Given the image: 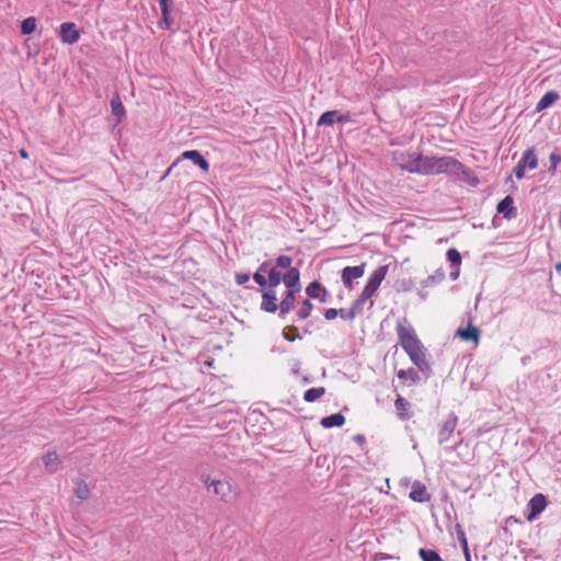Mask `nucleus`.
<instances>
[{
  "instance_id": "16",
  "label": "nucleus",
  "mask_w": 561,
  "mask_h": 561,
  "mask_svg": "<svg viewBox=\"0 0 561 561\" xmlns=\"http://www.w3.org/2000/svg\"><path fill=\"white\" fill-rule=\"evenodd\" d=\"M499 214L511 220L516 217V208L514 207V198L511 195L505 196L496 206Z\"/></svg>"
},
{
  "instance_id": "3",
  "label": "nucleus",
  "mask_w": 561,
  "mask_h": 561,
  "mask_svg": "<svg viewBox=\"0 0 561 561\" xmlns=\"http://www.w3.org/2000/svg\"><path fill=\"white\" fill-rule=\"evenodd\" d=\"M301 291V282L300 278L293 282L291 285L286 287V291L278 301L277 295L274 297V307L273 304L261 302L260 309L266 313H276L278 312L279 319H286L287 314L295 308L299 297V293Z\"/></svg>"
},
{
  "instance_id": "14",
  "label": "nucleus",
  "mask_w": 561,
  "mask_h": 561,
  "mask_svg": "<svg viewBox=\"0 0 561 561\" xmlns=\"http://www.w3.org/2000/svg\"><path fill=\"white\" fill-rule=\"evenodd\" d=\"M410 499L416 503H425L431 500V494L427 492L425 484L421 481H414L412 483V489L409 494Z\"/></svg>"
},
{
  "instance_id": "1",
  "label": "nucleus",
  "mask_w": 561,
  "mask_h": 561,
  "mask_svg": "<svg viewBox=\"0 0 561 561\" xmlns=\"http://www.w3.org/2000/svg\"><path fill=\"white\" fill-rule=\"evenodd\" d=\"M407 322L405 318L397 322L396 331L399 344L409 355L411 362L417 367V369L425 376V378H428L432 376L433 370L426 360V350L417 337L412 325H404Z\"/></svg>"
},
{
  "instance_id": "24",
  "label": "nucleus",
  "mask_w": 561,
  "mask_h": 561,
  "mask_svg": "<svg viewBox=\"0 0 561 561\" xmlns=\"http://www.w3.org/2000/svg\"><path fill=\"white\" fill-rule=\"evenodd\" d=\"M43 462L46 470L54 473L58 470L60 460L56 451H48L43 456Z\"/></svg>"
},
{
  "instance_id": "37",
  "label": "nucleus",
  "mask_w": 561,
  "mask_h": 561,
  "mask_svg": "<svg viewBox=\"0 0 561 561\" xmlns=\"http://www.w3.org/2000/svg\"><path fill=\"white\" fill-rule=\"evenodd\" d=\"M266 277L262 272L259 270L253 274V280L260 286V291L265 290L266 287Z\"/></svg>"
},
{
  "instance_id": "19",
  "label": "nucleus",
  "mask_w": 561,
  "mask_h": 561,
  "mask_svg": "<svg viewBox=\"0 0 561 561\" xmlns=\"http://www.w3.org/2000/svg\"><path fill=\"white\" fill-rule=\"evenodd\" d=\"M455 180L468 183L472 187H477L480 183L476 172L462 164V169H459V173L454 176Z\"/></svg>"
},
{
  "instance_id": "48",
  "label": "nucleus",
  "mask_w": 561,
  "mask_h": 561,
  "mask_svg": "<svg viewBox=\"0 0 561 561\" xmlns=\"http://www.w3.org/2000/svg\"><path fill=\"white\" fill-rule=\"evenodd\" d=\"M459 274H460V271L458 267V268H454V271L450 272L449 276L453 280H456L459 277Z\"/></svg>"
},
{
  "instance_id": "7",
  "label": "nucleus",
  "mask_w": 561,
  "mask_h": 561,
  "mask_svg": "<svg viewBox=\"0 0 561 561\" xmlns=\"http://www.w3.org/2000/svg\"><path fill=\"white\" fill-rule=\"evenodd\" d=\"M546 506V496L542 493L535 494L527 504L526 519L533 522L545 511Z\"/></svg>"
},
{
  "instance_id": "10",
  "label": "nucleus",
  "mask_w": 561,
  "mask_h": 561,
  "mask_svg": "<svg viewBox=\"0 0 561 561\" xmlns=\"http://www.w3.org/2000/svg\"><path fill=\"white\" fill-rule=\"evenodd\" d=\"M182 160H190L195 165H197L201 170L204 172H208L210 164L205 159V157L198 151V150H186L181 153V156L178 158V162H181Z\"/></svg>"
},
{
  "instance_id": "45",
  "label": "nucleus",
  "mask_w": 561,
  "mask_h": 561,
  "mask_svg": "<svg viewBox=\"0 0 561 561\" xmlns=\"http://www.w3.org/2000/svg\"><path fill=\"white\" fill-rule=\"evenodd\" d=\"M178 159L167 169L164 174L161 176L160 181L165 180L172 172V170L179 164Z\"/></svg>"
},
{
  "instance_id": "58",
  "label": "nucleus",
  "mask_w": 561,
  "mask_h": 561,
  "mask_svg": "<svg viewBox=\"0 0 561 561\" xmlns=\"http://www.w3.org/2000/svg\"><path fill=\"white\" fill-rule=\"evenodd\" d=\"M507 181H512V174H510L507 178H506V182Z\"/></svg>"
},
{
  "instance_id": "55",
  "label": "nucleus",
  "mask_w": 561,
  "mask_h": 561,
  "mask_svg": "<svg viewBox=\"0 0 561 561\" xmlns=\"http://www.w3.org/2000/svg\"><path fill=\"white\" fill-rule=\"evenodd\" d=\"M302 380L305 383H310L312 381V378L309 376H305Z\"/></svg>"
},
{
  "instance_id": "21",
  "label": "nucleus",
  "mask_w": 561,
  "mask_h": 561,
  "mask_svg": "<svg viewBox=\"0 0 561 561\" xmlns=\"http://www.w3.org/2000/svg\"><path fill=\"white\" fill-rule=\"evenodd\" d=\"M345 416L341 413H334L328 416H323L320 420V424L324 428L341 427L345 424Z\"/></svg>"
},
{
  "instance_id": "33",
  "label": "nucleus",
  "mask_w": 561,
  "mask_h": 561,
  "mask_svg": "<svg viewBox=\"0 0 561 561\" xmlns=\"http://www.w3.org/2000/svg\"><path fill=\"white\" fill-rule=\"evenodd\" d=\"M446 256H447V260L449 261L450 266L453 268L460 267V265H461V254H460V252L457 249H455V248L448 249L447 253H446Z\"/></svg>"
},
{
  "instance_id": "9",
  "label": "nucleus",
  "mask_w": 561,
  "mask_h": 561,
  "mask_svg": "<svg viewBox=\"0 0 561 561\" xmlns=\"http://www.w3.org/2000/svg\"><path fill=\"white\" fill-rule=\"evenodd\" d=\"M458 423V416L451 412L448 417L443 422L438 432V443L445 444L453 435Z\"/></svg>"
},
{
  "instance_id": "8",
  "label": "nucleus",
  "mask_w": 561,
  "mask_h": 561,
  "mask_svg": "<svg viewBox=\"0 0 561 561\" xmlns=\"http://www.w3.org/2000/svg\"><path fill=\"white\" fill-rule=\"evenodd\" d=\"M305 291L310 299H318L322 304L327 302L331 297L329 290L317 279L312 280Z\"/></svg>"
},
{
  "instance_id": "31",
  "label": "nucleus",
  "mask_w": 561,
  "mask_h": 561,
  "mask_svg": "<svg viewBox=\"0 0 561 561\" xmlns=\"http://www.w3.org/2000/svg\"><path fill=\"white\" fill-rule=\"evenodd\" d=\"M419 556L422 561H444L439 553L433 549L421 548Z\"/></svg>"
},
{
  "instance_id": "54",
  "label": "nucleus",
  "mask_w": 561,
  "mask_h": 561,
  "mask_svg": "<svg viewBox=\"0 0 561 561\" xmlns=\"http://www.w3.org/2000/svg\"><path fill=\"white\" fill-rule=\"evenodd\" d=\"M463 554H465L466 561H471V556H470V550L469 549H468V552L463 551Z\"/></svg>"
},
{
  "instance_id": "32",
  "label": "nucleus",
  "mask_w": 561,
  "mask_h": 561,
  "mask_svg": "<svg viewBox=\"0 0 561 561\" xmlns=\"http://www.w3.org/2000/svg\"><path fill=\"white\" fill-rule=\"evenodd\" d=\"M336 123V110L327 111L322 113L318 119V126L327 125L332 126Z\"/></svg>"
},
{
  "instance_id": "4",
  "label": "nucleus",
  "mask_w": 561,
  "mask_h": 561,
  "mask_svg": "<svg viewBox=\"0 0 561 561\" xmlns=\"http://www.w3.org/2000/svg\"><path fill=\"white\" fill-rule=\"evenodd\" d=\"M300 271L299 268H289L285 273H282L276 267H272L268 271V275L266 277V287L265 290H262V300L261 302H271L274 305V297L276 295V287L283 282L285 287L291 285L293 282L299 279Z\"/></svg>"
},
{
  "instance_id": "53",
  "label": "nucleus",
  "mask_w": 561,
  "mask_h": 561,
  "mask_svg": "<svg viewBox=\"0 0 561 561\" xmlns=\"http://www.w3.org/2000/svg\"><path fill=\"white\" fill-rule=\"evenodd\" d=\"M511 523H518V519H516L514 516H511L506 519V524H511Z\"/></svg>"
},
{
  "instance_id": "23",
  "label": "nucleus",
  "mask_w": 561,
  "mask_h": 561,
  "mask_svg": "<svg viewBox=\"0 0 561 561\" xmlns=\"http://www.w3.org/2000/svg\"><path fill=\"white\" fill-rule=\"evenodd\" d=\"M559 98H560V95L557 91H554V90L548 91L547 93H545L542 95V98L537 103L536 111L541 112V111L548 108L549 106L554 104L559 100Z\"/></svg>"
},
{
  "instance_id": "56",
  "label": "nucleus",
  "mask_w": 561,
  "mask_h": 561,
  "mask_svg": "<svg viewBox=\"0 0 561 561\" xmlns=\"http://www.w3.org/2000/svg\"><path fill=\"white\" fill-rule=\"evenodd\" d=\"M556 271H557V273H561V262H558L556 264Z\"/></svg>"
},
{
  "instance_id": "50",
  "label": "nucleus",
  "mask_w": 561,
  "mask_h": 561,
  "mask_svg": "<svg viewBox=\"0 0 561 561\" xmlns=\"http://www.w3.org/2000/svg\"><path fill=\"white\" fill-rule=\"evenodd\" d=\"M310 324H311V323L309 322V323H307V325H305V327L302 328V333H304L305 335H310V334H311V330H310V328H309V327H310Z\"/></svg>"
},
{
  "instance_id": "17",
  "label": "nucleus",
  "mask_w": 561,
  "mask_h": 561,
  "mask_svg": "<svg viewBox=\"0 0 561 561\" xmlns=\"http://www.w3.org/2000/svg\"><path fill=\"white\" fill-rule=\"evenodd\" d=\"M298 309L296 310V320L297 321H304L307 320L314 308L313 304L311 302L310 298H301L299 297L298 301Z\"/></svg>"
},
{
  "instance_id": "57",
  "label": "nucleus",
  "mask_w": 561,
  "mask_h": 561,
  "mask_svg": "<svg viewBox=\"0 0 561 561\" xmlns=\"http://www.w3.org/2000/svg\"><path fill=\"white\" fill-rule=\"evenodd\" d=\"M419 295H420V297H421L422 299H425V298L427 297V293H426V291H425V293L420 291V293H419Z\"/></svg>"
},
{
  "instance_id": "35",
  "label": "nucleus",
  "mask_w": 561,
  "mask_h": 561,
  "mask_svg": "<svg viewBox=\"0 0 561 561\" xmlns=\"http://www.w3.org/2000/svg\"><path fill=\"white\" fill-rule=\"evenodd\" d=\"M455 529H456V533H457V539L461 546V549L462 551H467L468 552V540H467V537H466V534L461 527V525L459 523H457L455 525Z\"/></svg>"
},
{
  "instance_id": "40",
  "label": "nucleus",
  "mask_w": 561,
  "mask_h": 561,
  "mask_svg": "<svg viewBox=\"0 0 561 561\" xmlns=\"http://www.w3.org/2000/svg\"><path fill=\"white\" fill-rule=\"evenodd\" d=\"M525 170H526V168L524 165H522L520 162H518L514 167L512 174H514L518 180H520L525 176Z\"/></svg>"
},
{
  "instance_id": "52",
  "label": "nucleus",
  "mask_w": 561,
  "mask_h": 561,
  "mask_svg": "<svg viewBox=\"0 0 561 561\" xmlns=\"http://www.w3.org/2000/svg\"><path fill=\"white\" fill-rule=\"evenodd\" d=\"M341 318L344 320H350V321H352L354 319V318L348 317V310H346V309H344V317H341Z\"/></svg>"
},
{
  "instance_id": "42",
  "label": "nucleus",
  "mask_w": 561,
  "mask_h": 561,
  "mask_svg": "<svg viewBox=\"0 0 561 561\" xmlns=\"http://www.w3.org/2000/svg\"><path fill=\"white\" fill-rule=\"evenodd\" d=\"M250 274L248 273H236V283L238 285H244L249 282Z\"/></svg>"
},
{
  "instance_id": "39",
  "label": "nucleus",
  "mask_w": 561,
  "mask_h": 561,
  "mask_svg": "<svg viewBox=\"0 0 561 561\" xmlns=\"http://www.w3.org/2000/svg\"><path fill=\"white\" fill-rule=\"evenodd\" d=\"M352 122V114L350 112L341 114L339 111H336V123H348Z\"/></svg>"
},
{
  "instance_id": "44",
  "label": "nucleus",
  "mask_w": 561,
  "mask_h": 561,
  "mask_svg": "<svg viewBox=\"0 0 561 561\" xmlns=\"http://www.w3.org/2000/svg\"><path fill=\"white\" fill-rule=\"evenodd\" d=\"M413 287H414V282H413L412 279H410V278H408V279H405V278H404V279H402V280L400 282V288H401L402 290H404V291H409V290H411Z\"/></svg>"
},
{
  "instance_id": "46",
  "label": "nucleus",
  "mask_w": 561,
  "mask_h": 561,
  "mask_svg": "<svg viewBox=\"0 0 561 561\" xmlns=\"http://www.w3.org/2000/svg\"><path fill=\"white\" fill-rule=\"evenodd\" d=\"M354 442L357 443L358 445L363 446L365 443H366V438L363 434H356L354 437H353Z\"/></svg>"
},
{
  "instance_id": "30",
  "label": "nucleus",
  "mask_w": 561,
  "mask_h": 561,
  "mask_svg": "<svg viewBox=\"0 0 561 561\" xmlns=\"http://www.w3.org/2000/svg\"><path fill=\"white\" fill-rule=\"evenodd\" d=\"M397 377L399 379H410L413 383H419L421 381L419 373L413 368L400 369L397 373Z\"/></svg>"
},
{
  "instance_id": "22",
  "label": "nucleus",
  "mask_w": 561,
  "mask_h": 561,
  "mask_svg": "<svg viewBox=\"0 0 561 561\" xmlns=\"http://www.w3.org/2000/svg\"><path fill=\"white\" fill-rule=\"evenodd\" d=\"M526 169L534 170L538 167V157L534 147L526 149L523 152L522 159L518 161Z\"/></svg>"
},
{
  "instance_id": "27",
  "label": "nucleus",
  "mask_w": 561,
  "mask_h": 561,
  "mask_svg": "<svg viewBox=\"0 0 561 561\" xmlns=\"http://www.w3.org/2000/svg\"><path fill=\"white\" fill-rule=\"evenodd\" d=\"M36 30V19L28 16L21 22L20 32L22 35H31Z\"/></svg>"
},
{
  "instance_id": "2",
  "label": "nucleus",
  "mask_w": 561,
  "mask_h": 561,
  "mask_svg": "<svg viewBox=\"0 0 561 561\" xmlns=\"http://www.w3.org/2000/svg\"><path fill=\"white\" fill-rule=\"evenodd\" d=\"M437 158L416 152H393V159L400 164L402 170L423 175L437 174Z\"/></svg>"
},
{
  "instance_id": "59",
  "label": "nucleus",
  "mask_w": 561,
  "mask_h": 561,
  "mask_svg": "<svg viewBox=\"0 0 561 561\" xmlns=\"http://www.w3.org/2000/svg\"><path fill=\"white\" fill-rule=\"evenodd\" d=\"M523 363L525 364L526 362H528V357H523Z\"/></svg>"
},
{
  "instance_id": "26",
  "label": "nucleus",
  "mask_w": 561,
  "mask_h": 561,
  "mask_svg": "<svg viewBox=\"0 0 561 561\" xmlns=\"http://www.w3.org/2000/svg\"><path fill=\"white\" fill-rule=\"evenodd\" d=\"M325 393L324 387H317V388H310L305 391L304 393V400L308 403L314 402L316 400L320 399Z\"/></svg>"
},
{
  "instance_id": "5",
  "label": "nucleus",
  "mask_w": 561,
  "mask_h": 561,
  "mask_svg": "<svg viewBox=\"0 0 561 561\" xmlns=\"http://www.w3.org/2000/svg\"><path fill=\"white\" fill-rule=\"evenodd\" d=\"M387 272L388 265H381L373 272L362 294L353 301L351 308L348 309L350 318H355L357 314L362 313L365 301L375 295L381 282L385 279Z\"/></svg>"
},
{
  "instance_id": "43",
  "label": "nucleus",
  "mask_w": 561,
  "mask_h": 561,
  "mask_svg": "<svg viewBox=\"0 0 561 561\" xmlns=\"http://www.w3.org/2000/svg\"><path fill=\"white\" fill-rule=\"evenodd\" d=\"M273 261L272 260H266L264 262L261 263V265L259 266V271L262 272L263 274H267L268 275V271L273 267Z\"/></svg>"
},
{
  "instance_id": "34",
  "label": "nucleus",
  "mask_w": 561,
  "mask_h": 561,
  "mask_svg": "<svg viewBox=\"0 0 561 561\" xmlns=\"http://www.w3.org/2000/svg\"><path fill=\"white\" fill-rule=\"evenodd\" d=\"M291 263H293V257L289 256V255H279L276 257L275 260V264L273 267H276V270H289V268H293L291 267Z\"/></svg>"
},
{
  "instance_id": "47",
  "label": "nucleus",
  "mask_w": 561,
  "mask_h": 561,
  "mask_svg": "<svg viewBox=\"0 0 561 561\" xmlns=\"http://www.w3.org/2000/svg\"><path fill=\"white\" fill-rule=\"evenodd\" d=\"M162 21L165 24V28L167 30H171L172 23H173L172 20H171V16L168 15L167 18H162Z\"/></svg>"
},
{
  "instance_id": "25",
  "label": "nucleus",
  "mask_w": 561,
  "mask_h": 561,
  "mask_svg": "<svg viewBox=\"0 0 561 561\" xmlns=\"http://www.w3.org/2000/svg\"><path fill=\"white\" fill-rule=\"evenodd\" d=\"M282 336L288 342L300 340L299 329L295 324H288L282 330Z\"/></svg>"
},
{
  "instance_id": "38",
  "label": "nucleus",
  "mask_w": 561,
  "mask_h": 561,
  "mask_svg": "<svg viewBox=\"0 0 561 561\" xmlns=\"http://www.w3.org/2000/svg\"><path fill=\"white\" fill-rule=\"evenodd\" d=\"M159 1V5H160V9H161V15L162 18H167L168 15L171 14V4H172V1L171 0H158Z\"/></svg>"
},
{
  "instance_id": "51",
  "label": "nucleus",
  "mask_w": 561,
  "mask_h": 561,
  "mask_svg": "<svg viewBox=\"0 0 561 561\" xmlns=\"http://www.w3.org/2000/svg\"><path fill=\"white\" fill-rule=\"evenodd\" d=\"M19 153L20 156L23 158V159H27L28 158V153L25 149H20L19 150Z\"/></svg>"
},
{
  "instance_id": "28",
  "label": "nucleus",
  "mask_w": 561,
  "mask_h": 561,
  "mask_svg": "<svg viewBox=\"0 0 561 561\" xmlns=\"http://www.w3.org/2000/svg\"><path fill=\"white\" fill-rule=\"evenodd\" d=\"M73 494L79 500H87L90 496V488L83 480L77 481L76 488L73 489Z\"/></svg>"
},
{
  "instance_id": "13",
  "label": "nucleus",
  "mask_w": 561,
  "mask_h": 561,
  "mask_svg": "<svg viewBox=\"0 0 561 561\" xmlns=\"http://www.w3.org/2000/svg\"><path fill=\"white\" fill-rule=\"evenodd\" d=\"M60 38L66 44H75L80 38V32L73 22H65L60 25Z\"/></svg>"
},
{
  "instance_id": "11",
  "label": "nucleus",
  "mask_w": 561,
  "mask_h": 561,
  "mask_svg": "<svg viewBox=\"0 0 561 561\" xmlns=\"http://www.w3.org/2000/svg\"><path fill=\"white\" fill-rule=\"evenodd\" d=\"M366 263L356 266H346L342 270L341 278L345 287H353V279L359 278L364 275Z\"/></svg>"
},
{
  "instance_id": "49",
  "label": "nucleus",
  "mask_w": 561,
  "mask_h": 561,
  "mask_svg": "<svg viewBox=\"0 0 561 561\" xmlns=\"http://www.w3.org/2000/svg\"><path fill=\"white\" fill-rule=\"evenodd\" d=\"M557 168H558V165H554V164L550 163V167L548 168V172L551 175H556L557 174Z\"/></svg>"
},
{
  "instance_id": "20",
  "label": "nucleus",
  "mask_w": 561,
  "mask_h": 561,
  "mask_svg": "<svg viewBox=\"0 0 561 561\" xmlns=\"http://www.w3.org/2000/svg\"><path fill=\"white\" fill-rule=\"evenodd\" d=\"M394 408L397 411V416L400 420L405 421L412 417V413L409 411L411 408L410 402L400 394H398L397 399L394 400Z\"/></svg>"
},
{
  "instance_id": "15",
  "label": "nucleus",
  "mask_w": 561,
  "mask_h": 561,
  "mask_svg": "<svg viewBox=\"0 0 561 561\" xmlns=\"http://www.w3.org/2000/svg\"><path fill=\"white\" fill-rule=\"evenodd\" d=\"M111 108H112V114L115 116V122L113 124V127H116L126 117L125 106L123 105L121 95L117 92H115L112 96Z\"/></svg>"
},
{
  "instance_id": "12",
  "label": "nucleus",
  "mask_w": 561,
  "mask_h": 561,
  "mask_svg": "<svg viewBox=\"0 0 561 561\" xmlns=\"http://www.w3.org/2000/svg\"><path fill=\"white\" fill-rule=\"evenodd\" d=\"M204 483H205V486L207 488V490H209L210 486H213L214 493L216 495H218L221 500H226V497L231 492V485L226 480H216V479L210 480V478L208 477L207 479L204 480Z\"/></svg>"
},
{
  "instance_id": "6",
  "label": "nucleus",
  "mask_w": 561,
  "mask_h": 561,
  "mask_svg": "<svg viewBox=\"0 0 561 561\" xmlns=\"http://www.w3.org/2000/svg\"><path fill=\"white\" fill-rule=\"evenodd\" d=\"M459 169H462V163L458 159L450 156H443L437 158V174L444 173L454 178L457 173H459Z\"/></svg>"
},
{
  "instance_id": "29",
  "label": "nucleus",
  "mask_w": 561,
  "mask_h": 561,
  "mask_svg": "<svg viewBox=\"0 0 561 561\" xmlns=\"http://www.w3.org/2000/svg\"><path fill=\"white\" fill-rule=\"evenodd\" d=\"M445 279V272L442 268H438L433 275H430L427 278L422 280V287H428L436 285Z\"/></svg>"
},
{
  "instance_id": "36",
  "label": "nucleus",
  "mask_w": 561,
  "mask_h": 561,
  "mask_svg": "<svg viewBox=\"0 0 561 561\" xmlns=\"http://www.w3.org/2000/svg\"><path fill=\"white\" fill-rule=\"evenodd\" d=\"M337 316L344 317V308L334 309L329 308L324 310V319L328 321L334 320Z\"/></svg>"
},
{
  "instance_id": "18",
  "label": "nucleus",
  "mask_w": 561,
  "mask_h": 561,
  "mask_svg": "<svg viewBox=\"0 0 561 561\" xmlns=\"http://www.w3.org/2000/svg\"><path fill=\"white\" fill-rule=\"evenodd\" d=\"M480 334L481 331L472 324H469L467 328H459L456 331V336L460 337L462 341L473 342L476 344L479 342Z\"/></svg>"
},
{
  "instance_id": "41",
  "label": "nucleus",
  "mask_w": 561,
  "mask_h": 561,
  "mask_svg": "<svg viewBox=\"0 0 561 561\" xmlns=\"http://www.w3.org/2000/svg\"><path fill=\"white\" fill-rule=\"evenodd\" d=\"M549 162L554 164V165H559L560 162H561V153L559 152L558 149H556L554 151H552L549 156Z\"/></svg>"
}]
</instances>
